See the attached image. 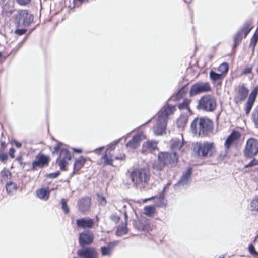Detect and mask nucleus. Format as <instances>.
Masks as SVG:
<instances>
[{
  "mask_svg": "<svg viewBox=\"0 0 258 258\" xmlns=\"http://www.w3.org/2000/svg\"><path fill=\"white\" fill-rule=\"evenodd\" d=\"M187 90L188 89L186 86L182 87L176 94L171 96L166 102V104L157 113L156 123L153 127L155 135H161L165 131L169 117L170 115L173 114L176 110L175 105H169V102L171 101H179L184 97Z\"/></svg>",
  "mask_w": 258,
  "mask_h": 258,
  "instance_id": "1",
  "label": "nucleus"
},
{
  "mask_svg": "<svg viewBox=\"0 0 258 258\" xmlns=\"http://www.w3.org/2000/svg\"><path fill=\"white\" fill-rule=\"evenodd\" d=\"M178 157L176 153L169 152H159L158 154V159L152 163L154 170L158 171H161L165 167L173 168L177 165Z\"/></svg>",
  "mask_w": 258,
  "mask_h": 258,
  "instance_id": "2",
  "label": "nucleus"
},
{
  "mask_svg": "<svg viewBox=\"0 0 258 258\" xmlns=\"http://www.w3.org/2000/svg\"><path fill=\"white\" fill-rule=\"evenodd\" d=\"M129 178L134 187L143 190L148 185L150 179V171L146 168H136L130 172Z\"/></svg>",
  "mask_w": 258,
  "mask_h": 258,
  "instance_id": "3",
  "label": "nucleus"
},
{
  "mask_svg": "<svg viewBox=\"0 0 258 258\" xmlns=\"http://www.w3.org/2000/svg\"><path fill=\"white\" fill-rule=\"evenodd\" d=\"M58 154L59 156L56 159V162H58V165L62 171L66 170V165L68 162L72 158V155L70 151L66 148V145L62 143L58 142L54 147L52 154Z\"/></svg>",
  "mask_w": 258,
  "mask_h": 258,
  "instance_id": "4",
  "label": "nucleus"
},
{
  "mask_svg": "<svg viewBox=\"0 0 258 258\" xmlns=\"http://www.w3.org/2000/svg\"><path fill=\"white\" fill-rule=\"evenodd\" d=\"M14 18L17 27H28L33 21L34 17L27 10H18Z\"/></svg>",
  "mask_w": 258,
  "mask_h": 258,
  "instance_id": "5",
  "label": "nucleus"
},
{
  "mask_svg": "<svg viewBox=\"0 0 258 258\" xmlns=\"http://www.w3.org/2000/svg\"><path fill=\"white\" fill-rule=\"evenodd\" d=\"M197 122L199 124V136H207L212 132L213 123L209 119L206 117H202L199 119L195 118V129L196 128V124Z\"/></svg>",
  "mask_w": 258,
  "mask_h": 258,
  "instance_id": "6",
  "label": "nucleus"
},
{
  "mask_svg": "<svg viewBox=\"0 0 258 258\" xmlns=\"http://www.w3.org/2000/svg\"><path fill=\"white\" fill-rule=\"evenodd\" d=\"M197 155L203 158L211 157L215 152V147L213 143L204 142L203 143H197Z\"/></svg>",
  "mask_w": 258,
  "mask_h": 258,
  "instance_id": "7",
  "label": "nucleus"
},
{
  "mask_svg": "<svg viewBox=\"0 0 258 258\" xmlns=\"http://www.w3.org/2000/svg\"><path fill=\"white\" fill-rule=\"evenodd\" d=\"M215 99L210 95L205 96L199 101L197 108L199 110L212 112L216 109Z\"/></svg>",
  "mask_w": 258,
  "mask_h": 258,
  "instance_id": "8",
  "label": "nucleus"
},
{
  "mask_svg": "<svg viewBox=\"0 0 258 258\" xmlns=\"http://www.w3.org/2000/svg\"><path fill=\"white\" fill-rule=\"evenodd\" d=\"M252 27L251 23L246 22L242 27L235 33L233 37L234 44L233 48H236L241 43L243 38H246Z\"/></svg>",
  "mask_w": 258,
  "mask_h": 258,
  "instance_id": "9",
  "label": "nucleus"
},
{
  "mask_svg": "<svg viewBox=\"0 0 258 258\" xmlns=\"http://www.w3.org/2000/svg\"><path fill=\"white\" fill-rule=\"evenodd\" d=\"M258 153V140L254 138L248 139L244 150L245 157L251 158Z\"/></svg>",
  "mask_w": 258,
  "mask_h": 258,
  "instance_id": "10",
  "label": "nucleus"
},
{
  "mask_svg": "<svg viewBox=\"0 0 258 258\" xmlns=\"http://www.w3.org/2000/svg\"><path fill=\"white\" fill-rule=\"evenodd\" d=\"M77 254L80 258H99V253L95 248L90 246L81 247Z\"/></svg>",
  "mask_w": 258,
  "mask_h": 258,
  "instance_id": "11",
  "label": "nucleus"
},
{
  "mask_svg": "<svg viewBox=\"0 0 258 258\" xmlns=\"http://www.w3.org/2000/svg\"><path fill=\"white\" fill-rule=\"evenodd\" d=\"M191 168H189L185 172H183L180 180L177 183L174 184V189L176 190L179 188L186 187L188 186L191 182Z\"/></svg>",
  "mask_w": 258,
  "mask_h": 258,
  "instance_id": "12",
  "label": "nucleus"
},
{
  "mask_svg": "<svg viewBox=\"0 0 258 258\" xmlns=\"http://www.w3.org/2000/svg\"><path fill=\"white\" fill-rule=\"evenodd\" d=\"M94 240L93 234L89 231H85L79 234V243L81 247H86L93 243Z\"/></svg>",
  "mask_w": 258,
  "mask_h": 258,
  "instance_id": "13",
  "label": "nucleus"
},
{
  "mask_svg": "<svg viewBox=\"0 0 258 258\" xmlns=\"http://www.w3.org/2000/svg\"><path fill=\"white\" fill-rule=\"evenodd\" d=\"M49 162V158L47 156L39 153L37 155L36 160L32 163L31 170L35 171L36 170L37 167L43 168L45 166H47Z\"/></svg>",
  "mask_w": 258,
  "mask_h": 258,
  "instance_id": "14",
  "label": "nucleus"
},
{
  "mask_svg": "<svg viewBox=\"0 0 258 258\" xmlns=\"http://www.w3.org/2000/svg\"><path fill=\"white\" fill-rule=\"evenodd\" d=\"M183 145L184 140L183 137L182 138V141L179 139L172 140L170 145L171 153H175L176 155H177L178 157L179 156L181 155L182 153L184 152V149L183 148Z\"/></svg>",
  "mask_w": 258,
  "mask_h": 258,
  "instance_id": "15",
  "label": "nucleus"
},
{
  "mask_svg": "<svg viewBox=\"0 0 258 258\" xmlns=\"http://www.w3.org/2000/svg\"><path fill=\"white\" fill-rule=\"evenodd\" d=\"M91 204V198L89 197H82L78 202V208L83 213L88 211Z\"/></svg>",
  "mask_w": 258,
  "mask_h": 258,
  "instance_id": "16",
  "label": "nucleus"
},
{
  "mask_svg": "<svg viewBox=\"0 0 258 258\" xmlns=\"http://www.w3.org/2000/svg\"><path fill=\"white\" fill-rule=\"evenodd\" d=\"M248 92V89L243 84L240 85L234 98L235 102L239 103L243 101L247 97Z\"/></svg>",
  "mask_w": 258,
  "mask_h": 258,
  "instance_id": "17",
  "label": "nucleus"
},
{
  "mask_svg": "<svg viewBox=\"0 0 258 258\" xmlns=\"http://www.w3.org/2000/svg\"><path fill=\"white\" fill-rule=\"evenodd\" d=\"M144 138L143 133H139L133 137L126 145L127 148L134 149L138 147L140 144L142 140Z\"/></svg>",
  "mask_w": 258,
  "mask_h": 258,
  "instance_id": "18",
  "label": "nucleus"
},
{
  "mask_svg": "<svg viewBox=\"0 0 258 258\" xmlns=\"http://www.w3.org/2000/svg\"><path fill=\"white\" fill-rule=\"evenodd\" d=\"M76 224L79 228L90 229L93 227L94 221L90 218L85 217L77 219Z\"/></svg>",
  "mask_w": 258,
  "mask_h": 258,
  "instance_id": "19",
  "label": "nucleus"
},
{
  "mask_svg": "<svg viewBox=\"0 0 258 258\" xmlns=\"http://www.w3.org/2000/svg\"><path fill=\"white\" fill-rule=\"evenodd\" d=\"M113 155L105 152L103 156L97 161L98 165L106 166L113 165Z\"/></svg>",
  "mask_w": 258,
  "mask_h": 258,
  "instance_id": "20",
  "label": "nucleus"
},
{
  "mask_svg": "<svg viewBox=\"0 0 258 258\" xmlns=\"http://www.w3.org/2000/svg\"><path fill=\"white\" fill-rule=\"evenodd\" d=\"M211 90V88L208 82L195 84V94L208 92Z\"/></svg>",
  "mask_w": 258,
  "mask_h": 258,
  "instance_id": "21",
  "label": "nucleus"
},
{
  "mask_svg": "<svg viewBox=\"0 0 258 258\" xmlns=\"http://www.w3.org/2000/svg\"><path fill=\"white\" fill-rule=\"evenodd\" d=\"M86 162V159L83 156L76 159L74 163L73 174H79L80 170L84 166Z\"/></svg>",
  "mask_w": 258,
  "mask_h": 258,
  "instance_id": "22",
  "label": "nucleus"
},
{
  "mask_svg": "<svg viewBox=\"0 0 258 258\" xmlns=\"http://www.w3.org/2000/svg\"><path fill=\"white\" fill-rule=\"evenodd\" d=\"M240 133L238 132L233 131L225 141V146L226 148L228 149L240 137Z\"/></svg>",
  "mask_w": 258,
  "mask_h": 258,
  "instance_id": "23",
  "label": "nucleus"
},
{
  "mask_svg": "<svg viewBox=\"0 0 258 258\" xmlns=\"http://www.w3.org/2000/svg\"><path fill=\"white\" fill-rule=\"evenodd\" d=\"M151 199H153L154 204L157 207H164L166 206L167 202L163 194H160L159 196L152 197L148 199V200Z\"/></svg>",
  "mask_w": 258,
  "mask_h": 258,
  "instance_id": "24",
  "label": "nucleus"
},
{
  "mask_svg": "<svg viewBox=\"0 0 258 258\" xmlns=\"http://www.w3.org/2000/svg\"><path fill=\"white\" fill-rule=\"evenodd\" d=\"M14 10V3L9 2L2 6V14L4 16H8L12 14Z\"/></svg>",
  "mask_w": 258,
  "mask_h": 258,
  "instance_id": "25",
  "label": "nucleus"
},
{
  "mask_svg": "<svg viewBox=\"0 0 258 258\" xmlns=\"http://www.w3.org/2000/svg\"><path fill=\"white\" fill-rule=\"evenodd\" d=\"M157 148V143L155 141H148L144 143L143 145V149L144 151L152 152Z\"/></svg>",
  "mask_w": 258,
  "mask_h": 258,
  "instance_id": "26",
  "label": "nucleus"
},
{
  "mask_svg": "<svg viewBox=\"0 0 258 258\" xmlns=\"http://www.w3.org/2000/svg\"><path fill=\"white\" fill-rule=\"evenodd\" d=\"M190 102V101L189 100L187 99H184L183 102L178 105V108L180 110L186 109L190 114H191L192 112L189 107Z\"/></svg>",
  "mask_w": 258,
  "mask_h": 258,
  "instance_id": "27",
  "label": "nucleus"
},
{
  "mask_svg": "<svg viewBox=\"0 0 258 258\" xmlns=\"http://www.w3.org/2000/svg\"><path fill=\"white\" fill-rule=\"evenodd\" d=\"M128 232V229L127 228V225L125 223L124 225H119L116 231V235L117 236H121L124 234H127Z\"/></svg>",
  "mask_w": 258,
  "mask_h": 258,
  "instance_id": "28",
  "label": "nucleus"
},
{
  "mask_svg": "<svg viewBox=\"0 0 258 258\" xmlns=\"http://www.w3.org/2000/svg\"><path fill=\"white\" fill-rule=\"evenodd\" d=\"M188 115L182 114L178 119L177 123L179 127H183L188 121Z\"/></svg>",
  "mask_w": 258,
  "mask_h": 258,
  "instance_id": "29",
  "label": "nucleus"
},
{
  "mask_svg": "<svg viewBox=\"0 0 258 258\" xmlns=\"http://www.w3.org/2000/svg\"><path fill=\"white\" fill-rule=\"evenodd\" d=\"M209 77L210 79L213 82H216L223 79V76H222V74L217 73L213 70H211L210 71Z\"/></svg>",
  "mask_w": 258,
  "mask_h": 258,
  "instance_id": "30",
  "label": "nucleus"
},
{
  "mask_svg": "<svg viewBox=\"0 0 258 258\" xmlns=\"http://www.w3.org/2000/svg\"><path fill=\"white\" fill-rule=\"evenodd\" d=\"M37 196L44 200H47L49 198V192L45 188H41L39 189L36 192Z\"/></svg>",
  "mask_w": 258,
  "mask_h": 258,
  "instance_id": "31",
  "label": "nucleus"
},
{
  "mask_svg": "<svg viewBox=\"0 0 258 258\" xmlns=\"http://www.w3.org/2000/svg\"><path fill=\"white\" fill-rule=\"evenodd\" d=\"M120 140V139L115 140L113 143H110L105 152L109 153V154H114L115 153L114 150L116 145L119 142Z\"/></svg>",
  "mask_w": 258,
  "mask_h": 258,
  "instance_id": "32",
  "label": "nucleus"
},
{
  "mask_svg": "<svg viewBox=\"0 0 258 258\" xmlns=\"http://www.w3.org/2000/svg\"><path fill=\"white\" fill-rule=\"evenodd\" d=\"M6 191L8 194H13L14 190H16L17 189V185L15 183L10 181L6 185Z\"/></svg>",
  "mask_w": 258,
  "mask_h": 258,
  "instance_id": "33",
  "label": "nucleus"
},
{
  "mask_svg": "<svg viewBox=\"0 0 258 258\" xmlns=\"http://www.w3.org/2000/svg\"><path fill=\"white\" fill-rule=\"evenodd\" d=\"M229 69V66L228 63L223 62L221 63L218 68V71L220 72V74H222V76L224 74L227 73Z\"/></svg>",
  "mask_w": 258,
  "mask_h": 258,
  "instance_id": "34",
  "label": "nucleus"
},
{
  "mask_svg": "<svg viewBox=\"0 0 258 258\" xmlns=\"http://www.w3.org/2000/svg\"><path fill=\"white\" fill-rule=\"evenodd\" d=\"M252 115L254 125L256 128H258V105L253 109Z\"/></svg>",
  "mask_w": 258,
  "mask_h": 258,
  "instance_id": "35",
  "label": "nucleus"
},
{
  "mask_svg": "<svg viewBox=\"0 0 258 258\" xmlns=\"http://www.w3.org/2000/svg\"><path fill=\"white\" fill-rule=\"evenodd\" d=\"M254 102L248 99L245 105V113L246 115H248L251 110Z\"/></svg>",
  "mask_w": 258,
  "mask_h": 258,
  "instance_id": "36",
  "label": "nucleus"
},
{
  "mask_svg": "<svg viewBox=\"0 0 258 258\" xmlns=\"http://www.w3.org/2000/svg\"><path fill=\"white\" fill-rule=\"evenodd\" d=\"M258 41V30L257 29L253 34L250 41V45L252 46V50L254 51L255 47Z\"/></svg>",
  "mask_w": 258,
  "mask_h": 258,
  "instance_id": "37",
  "label": "nucleus"
},
{
  "mask_svg": "<svg viewBox=\"0 0 258 258\" xmlns=\"http://www.w3.org/2000/svg\"><path fill=\"white\" fill-rule=\"evenodd\" d=\"M258 94V86L254 88L249 94L248 99L255 102L256 96Z\"/></svg>",
  "mask_w": 258,
  "mask_h": 258,
  "instance_id": "38",
  "label": "nucleus"
},
{
  "mask_svg": "<svg viewBox=\"0 0 258 258\" xmlns=\"http://www.w3.org/2000/svg\"><path fill=\"white\" fill-rule=\"evenodd\" d=\"M155 212V208L153 206H147L144 207V213L147 216H151Z\"/></svg>",
  "mask_w": 258,
  "mask_h": 258,
  "instance_id": "39",
  "label": "nucleus"
},
{
  "mask_svg": "<svg viewBox=\"0 0 258 258\" xmlns=\"http://www.w3.org/2000/svg\"><path fill=\"white\" fill-rule=\"evenodd\" d=\"M100 252L102 256H110L112 251L106 246H102L100 248Z\"/></svg>",
  "mask_w": 258,
  "mask_h": 258,
  "instance_id": "40",
  "label": "nucleus"
},
{
  "mask_svg": "<svg viewBox=\"0 0 258 258\" xmlns=\"http://www.w3.org/2000/svg\"><path fill=\"white\" fill-rule=\"evenodd\" d=\"M251 209L253 211H258V197L253 199L251 202Z\"/></svg>",
  "mask_w": 258,
  "mask_h": 258,
  "instance_id": "41",
  "label": "nucleus"
},
{
  "mask_svg": "<svg viewBox=\"0 0 258 258\" xmlns=\"http://www.w3.org/2000/svg\"><path fill=\"white\" fill-rule=\"evenodd\" d=\"M61 208L63 210V212L67 214L69 212V208L67 205V201L65 199L62 198L61 200Z\"/></svg>",
  "mask_w": 258,
  "mask_h": 258,
  "instance_id": "42",
  "label": "nucleus"
},
{
  "mask_svg": "<svg viewBox=\"0 0 258 258\" xmlns=\"http://www.w3.org/2000/svg\"><path fill=\"white\" fill-rule=\"evenodd\" d=\"M113 160H123L125 158V154L123 153H120L118 154L114 153L112 154Z\"/></svg>",
  "mask_w": 258,
  "mask_h": 258,
  "instance_id": "43",
  "label": "nucleus"
},
{
  "mask_svg": "<svg viewBox=\"0 0 258 258\" xmlns=\"http://www.w3.org/2000/svg\"><path fill=\"white\" fill-rule=\"evenodd\" d=\"M8 158V155L7 153L4 151H0V161L4 163Z\"/></svg>",
  "mask_w": 258,
  "mask_h": 258,
  "instance_id": "44",
  "label": "nucleus"
},
{
  "mask_svg": "<svg viewBox=\"0 0 258 258\" xmlns=\"http://www.w3.org/2000/svg\"><path fill=\"white\" fill-rule=\"evenodd\" d=\"M27 30L24 27L23 28H17L15 31V33L18 35L21 36L25 34Z\"/></svg>",
  "mask_w": 258,
  "mask_h": 258,
  "instance_id": "45",
  "label": "nucleus"
},
{
  "mask_svg": "<svg viewBox=\"0 0 258 258\" xmlns=\"http://www.w3.org/2000/svg\"><path fill=\"white\" fill-rule=\"evenodd\" d=\"M248 250L249 253L255 256H258V252L255 250L254 247L252 244H250L248 247Z\"/></svg>",
  "mask_w": 258,
  "mask_h": 258,
  "instance_id": "46",
  "label": "nucleus"
},
{
  "mask_svg": "<svg viewBox=\"0 0 258 258\" xmlns=\"http://www.w3.org/2000/svg\"><path fill=\"white\" fill-rule=\"evenodd\" d=\"M258 165V160L253 158L250 162L245 165V167L248 168Z\"/></svg>",
  "mask_w": 258,
  "mask_h": 258,
  "instance_id": "47",
  "label": "nucleus"
},
{
  "mask_svg": "<svg viewBox=\"0 0 258 258\" xmlns=\"http://www.w3.org/2000/svg\"><path fill=\"white\" fill-rule=\"evenodd\" d=\"M98 197L99 204L102 206H104L107 203L105 198L104 196H100L99 195H98Z\"/></svg>",
  "mask_w": 258,
  "mask_h": 258,
  "instance_id": "48",
  "label": "nucleus"
},
{
  "mask_svg": "<svg viewBox=\"0 0 258 258\" xmlns=\"http://www.w3.org/2000/svg\"><path fill=\"white\" fill-rule=\"evenodd\" d=\"M110 219L116 223L119 222L120 219V217L116 214H112L110 216Z\"/></svg>",
  "mask_w": 258,
  "mask_h": 258,
  "instance_id": "49",
  "label": "nucleus"
},
{
  "mask_svg": "<svg viewBox=\"0 0 258 258\" xmlns=\"http://www.w3.org/2000/svg\"><path fill=\"white\" fill-rule=\"evenodd\" d=\"M117 244H118L117 241L110 242L107 244V245L106 247H108L111 251H112L113 248Z\"/></svg>",
  "mask_w": 258,
  "mask_h": 258,
  "instance_id": "50",
  "label": "nucleus"
},
{
  "mask_svg": "<svg viewBox=\"0 0 258 258\" xmlns=\"http://www.w3.org/2000/svg\"><path fill=\"white\" fill-rule=\"evenodd\" d=\"M60 171H57L54 173L49 174L47 175V177L51 179H54L57 178L60 175Z\"/></svg>",
  "mask_w": 258,
  "mask_h": 258,
  "instance_id": "51",
  "label": "nucleus"
},
{
  "mask_svg": "<svg viewBox=\"0 0 258 258\" xmlns=\"http://www.w3.org/2000/svg\"><path fill=\"white\" fill-rule=\"evenodd\" d=\"M18 4L21 6H26L29 4L31 0H16Z\"/></svg>",
  "mask_w": 258,
  "mask_h": 258,
  "instance_id": "52",
  "label": "nucleus"
},
{
  "mask_svg": "<svg viewBox=\"0 0 258 258\" xmlns=\"http://www.w3.org/2000/svg\"><path fill=\"white\" fill-rule=\"evenodd\" d=\"M7 145L8 144L6 143L4 141L1 140L0 151H5V150L6 148Z\"/></svg>",
  "mask_w": 258,
  "mask_h": 258,
  "instance_id": "53",
  "label": "nucleus"
},
{
  "mask_svg": "<svg viewBox=\"0 0 258 258\" xmlns=\"http://www.w3.org/2000/svg\"><path fill=\"white\" fill-rule=\"evenodd\" d=\"M252 71V67H246L244 68L241 72V74H249Z\"/></svg>",
  "mask_w": 258,
  "mask_h": 258,
  "instance_id": "54",
  "label": "nucleus"
},
{
  "mask_svg": "<svg viewBox=\"0 0 258 258\" xmlns=\"http://www.w3.org/2000/svg\"><path fill=\"white\" fill-rule=\"evenodd\" d=\"M27 39V37H26L25 38L23 39V40L19 42L18 45L16 46L15 49H16V50H18L24 44V43L25 42Z\"/></svg>",
  "mask_w": 258,
  "mask_h": 258,
  "instance_id": "55",
  "label": "nucleus"
},
{
  "mask_svg": "<svg viewBox=\"0 0 258 258\" xmlns=\"http://www.w3.org/2000/svg\"><path fill=\"white\" fill-rule=\"evenodd\" d=\"M15 149L14 148H11L9 151V155L10 157L13 159L15 158Z\"/></svg>",
  "mask_w": 258,
  "mask_h": 258,
  "instance_id": "56",
  "label": "nucleus"
},
{
  "mask_svg": "<svg viewBox=\"0 0 258 258\" xmlns=\"http://www.w3.org/2000/svg\"><path fill=\"white\" fill-rule=\"evenodd\" d=\"M104 149V146H102V147H100L95 150H93V152L97 154V155H100L101 153V152L102 151V150Z\"/></svg>",
  "mask_w": 258,
  "mask_h": 258,
  "instance_id": "57",
  "label": "nucleus"
},
{
  "mask_svg": "<svg viewBox=\"0 0 258 258\" xmlns=\"http://www.w3.org/2000/svg\"><path fill=\"white\" fill-rule=\"evenodd\" d=\"M85 0H73V3L75 7L80 6Z\"/></svg>",
  "mask_w": 258,
  "mask_h": 258,
  "instance_id": "58",
  "label": "nucleus"
},
{
  "mask_svg": "<svg viewBox=\"0 0 258 258\" xmlns=\"http://www.w3.org/2000/svg\"><path fill=\"white\" fill-rule=\"evenodd\" d=\"M15 145L18 148H20L22 147V144L18 141L16 142Z\"/></svg>",
  "mask_w": 258,
  "mask_h": 258,
  "instance_id": "59",
  "label": "nucleus"
},
{
  "mask_svg": "<svg viewBox=\"0 0 258 258\" xmlns=\"http://www.w3.org/2000/svg\"><path fill=\"white\" fill-rule=\"evenodd\" d=\"M184 2L188 5V8L190 10H191V7L190 6V3L192 2V0H184Z\"/></svg>",
  "mask_w": 258,
  "mask_h": 258,
  "instance_id": "60",
  "label": "nucleus"
},
{
  "mask_svg": "<svg viewBox=\"0 0 258 258\" xmlns=\"http://www.w3.org/2000/svg\"><path fill=\"white\" fill-rule=\"evenodd\" d=\"M73 151L76 153H80L82 152V149L79 148H73Z\"/></svg>",
  "mask_w": 258,
  "mask_h": 258,
  "instance_id": "61",
  "label": "nucleus"
},
{
  "mask_svg": "<svg viewBox=\"0 0 258 258\" xmlns=\"http://www.w3.org/2000/svg\"><path fill=\"white\" fill-rule=\"evenodd\" d=\"M124 219H125V223L126 225H127V214L126 212H124Z\"/></svg>",
  "mask_w": 258,
  "mask_h": 258,
  "instance_id": "62",
  "label": "nucleus"
},
{
  "mask_svg": "<svg viewBox=\"0 0 258 258\" xmlns=\"http://www.w3.org/2000/svg\"><path fill=\"white\" fill-rule=\"evenodd\" d=\"M190 94L191 96L194 95V85H191L190 89Z\"/></svg>",
  "mask_w": 258,
  "mask_h": 258,
  "instance_id": "63",
  "label": "nucleus"
},
{
  "mask_svg": "<svg viewBox=\"0 0 258 258\" xmlns=\"http://www.w3.org/2000/svg\"><path fill=\"white\" fill-rule=\"evenodd\" d=\"M20 164L23 168H24V166L26 165V163L23 162L22 160L20 162Z\"/></svg>",
  "mask_w": 258,
  "mask_h": 258,
  "instance_id": "64",
  "label": "nucleus"
}]
</instances>
